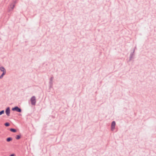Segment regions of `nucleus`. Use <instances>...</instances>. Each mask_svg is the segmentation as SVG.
Instances as JSON below:
<instances>
[{
    "label": "nucleus",
    "instance_id": "nucleus-1",
    "mask_svg": "<svg viewBox=\"0 0 156 156\" xmlns=\"http://www.w3.org/2000/svg\"><path fill=\"white\" fill-rule=\"evenodd\" d=\"M12 111H16L17 112H22L21 109L17 106H16L12 108Z\"/></svg>",
    "mask_w": 156,
    "mask_h": 156
},
{
    "label": "nucleus",
    "instance_id": "nucleus-2",
    "mask_svg": "<svg viewBox=\"0 0 156 156\" xmlns=\"http://www.w3.org/2000/svg\"><path fill=\"white\" fill-rule=\"evenodd\" d=\"M30 101L32 105H34L36 103V98L35 96H33L30 98Z\"/></svg>",
    "mask_w": 156,
    "mask_h": 156
},
{
    "label": "nucleus",
    "instance_id": "nucleus-3",
    "mask_svg": "<svg viewBox=\"0 0 156 156\" xmlns=\"http://www.w3.org/2000/svg\"><path fill=\"white\" fill-rule=\"evenodd\" d=\"M135 49H134L133 52L130 53V55L129 59V62L130 61L132 58H133V57L134 56V53L135 52Z\"/></svg>",
    "mask_w": 156,
    "mask_h": 156
},
{
    "label": "nucleus",
    "instance_id": "nucleus-4",
    "mask_svg": "<svg viewBox=\"0 0 156 156\" xmlns=\"http://www.w3.org/2000/svg\"><path fill=\"white\" fill-rule=\"evenodd\" d=\"M10 112V107H8L7 108H6L5 110V112L6 113V114L8 116H9Z\"/></svg>",
    "mask_w": 156,
    "mask_h": 156
},
{
    "label": "nucleus",
    "instance_id": "nucleus-5",
    "mask_svg": "<svg viewBox=\"0 0 156 156\" xmlns=\"http://www.w3.org/2000/svg\"><path fill=\"white\" fill-rule=\"evenodd\" d=\"M115 121H113L112 122L111 125L112 130H113L115 129Z\"/></svg>",
    "mask_w": 156,
    "mask_h": 156
},
{
    "label": "nucleus",
    "instance_id": "nucleus-6",
    "mask_svg": "<svg viewBox=\"0 0 156 156\" xmlns=\"http://www.w3.org/2000/svg\"><path fill=\"white\" fill-rule=\"evenodd\" d=\"M15 6V5L14 4H13L12 3H11L10 5V7H9V8H11V9H9V11H10L11 10H12L13 9Z\"/></svg>",
    "mask_w": 156,
    "mask_h": 156
},
{
    "label": "nucleus",
    "instance_id": "nucleus-7",
    "mask_svg": "<svg viewBox=\"0 0 156 156\" xmlns=\"http://www.w3.org/2000/svg\"><path fill=\"white\" fill-rule=\"evenodd\" d=\"M0 70L1 71L3 72V73H6V70L3 66H1L0 67Z\"/></svg>",
    "mask_w": 156,
    "mask_h": 156
},
{
    "label": "nucleus",
    "instance_id": "nucleus-8",
    "mask_svg": "<svg viewBox=\"0 0 156 156\" xmlns=\"http://www.w3.org/2000/svg\"><path fill=\"white\" fill-rule=\"evenodd\" d=\"M49 88H51L53 86V81H49Z\"/></svg>",
    "mask_w": 156,
    "mask_h": 156
},
{
    "label": "nucleus",
    "instance_id": "nucleus-9",
    "mask_svg": "<svg viewBox=\"0 0 156 156\" xmlns=\"http://www.w3.org/2000/svg\"><path fill=\"white\" fill-rule=\"evenodd\" d=\"M10 131L13 133H16L17 131V130L15 129L11 128L10 129Z\"/></svg>",
    "mask_w": 156,
    "mask_h": 156
},
{
    "label": "nucleus",
    "instance_id": "nucleus-10",
    "mask_svg": "<svg viewBox=\"0 0 156 156\" xmlns=\"http://www.w3.org/2000/svg\"><path fill=\"white\" fill-rule=\"evenodd\" d=\"M12 139L11 137H9L7 138L6 139V141L8 142H9L10 141L12 140Z\"/></svg>",
    "mask_w": 156,
    "mask_h": 156
},
{
    "label": "nucleus",
    "instance_id": "nucleus-11",
    "mask_svg": "<svg viewBox=\"0 0 156 156\" xmlns=\"http://www.w3.org/2000/svg\"><path fill=\"white\" fill-rule=\"evenodd\" d=\"M21 135H17L16 137V138L17 140H19L21 138Z\"/></svg>",
    "mask_w": 156,
    "mask_h": 156
},
{
    "label": "nucleus",
    "instance_id": "nucleus-12",
    "mask_svg": "<svg viewBox=\"0 0 156 156\" xmlns=\"http://www.w3.org/2000/svg\"><path fill=\"white\" fill-rule=\"evenodd\" d=\"M6 74V73H2V74H1V75L0 76V79H2L3 76L5 75V74Z\"/></svg>",
    "mask_w": 156,
    "mask_h": 156
},
{
    "label": "nucleus",
    "instance_id": "nucleus-13",
    "mask_svg": "<svg viewBox=\"0 0 156 156\" xmlns=\"http://www.w3.org/2000/svg\"><path fill=\"white\" fill-rule=\"evenodd\" d=\"M4 125L6 127H8L10 126V123L8 122H6L4 124Z\"/></svg>",
    "mask_w": 156,
    "mask_h": 156
},
{
    "label": "nucleus",
    "instance_id": "nucleus-14",
    "mask_svg": "<svg viewBox=\"0 0 156 156\" xmlns=\"http://www.w3.org/2000/svg\"><path fill=\"white\" fill-rule=\"evenodd\" d=\"M4 110H2L1 111H0V115H1L2 114L4 113Z\"/></svg>",
    "mask_w": 156,
    "mask_h": 156
},
{
    "label": "nucleus",
    "instance_id": "nucleus-15",
    "mask_svg": "<svg viewBox=\"0 0 156 156\" xmlns=\"http://www.w3.org/2000/svg\"><path fill=\"white\" fill-rule=\"evenodd\" d=\"M16 0H13L12 3V4H14L15 5L16 3Z\"/></svg>",
    "mask_w": 156,
    "mask_h": 156
},
{
    "label": "nucleus",
    "instance_id": "nucleus-16",
    "mask_svg": "<svg viewBox=\"0 0 156 156\" xmlns=\"http://www.w3.org/2000/svg\"><path fill=\"white\" fill-rule=\"evenodd\" d=\"M53 78H54V77L53 76H51L50 79V80L53 81Z\"/></svg>",
    "mask_w": 156,
    "mask_h": 156
},
{
    "label": "nucleus",
    "instance_id": "nucleus-17",
    "mask_svg": "<svg viewBox=\"0 0 156 156\" xmlns=\"http://www.w3.org/2000/svg\"><path fill=\"white\" fill-rule=\"evenodd\" d=\"M15 156V154H12L11 155H9V156Z\"/></svg>",
    "mask_w": 156,
    "mask_h": 156
},
{
    "label": "nucleus",
    "instance_id": "nucleus-18",
    "mask_svg": "<svg viewBox=\"0 0 156 156\" xmlns=\"http://www.w3.org/2000/svg\"><path fill=\"white\" fill-rule=\"evenodd\" d=\"M136 47H135V48H134V49H136Z\"/></svg>",
    "mask_w": 156,
    "mask_h": 156
}]
</instances>
